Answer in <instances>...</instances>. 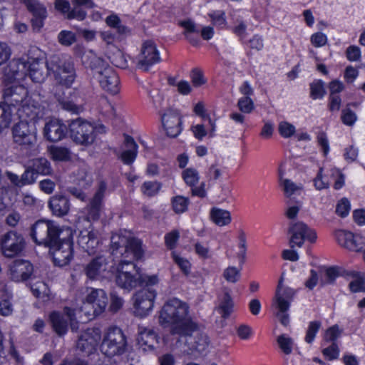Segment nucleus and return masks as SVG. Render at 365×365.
Returning <instances> with one entry per match:
<instances>
[{"mask_svg": "<svg viewBox=\"0 0 365 365\" xmlns=\"http://www.w3.org/2000/svg\"><path fill=\"white\" fill-rule=\"evenodd\" d=\"M58 101L65 110L73 113H78L82 110V107L78 104V96L76 92L69 93V96L60 97Z\"/></svg>", "mask_w": 365, "mask_h": 365, "instance_id": "473e14b6", "label": "nucleus"}, {"mask_svg": "<svg viewBox=\"0 0 365 365\" xmlns=\"http://www.w3.org/2000/svg\"><path fill=\"white\" fill-rule=\"evenodd\" d=\"M311 96L314 99L322 98L324 94L325 91L324 88L323 82L318 81L311 84Z\"/></svg>", "mask_w": 365, "mask_h": 365, "instance_id": "e2e57ef3", "label": "nucleus"}, {"mask_svg": "<svg viewBox=\"0 0 365 365\" xmlns=\"http://www.w3.org/2000/svg\"><path fill=\"white\" fill-rule=\"evenodd\" d=\"M47 70L53 75L55 80L61 85L69 88L75 81L76 72L73 65L68 61H61L53 56L47 64Z\"/></svg>", "mask_w": 365, "mask_h": 365, "instance_id": "9d476101", "label": "nucleus"}, {"mask_svg": "<svg viewBox=\"0 0 365 365\" xmlns=\"http://www.w3.org/2000/svg\"><path fill=\"white\" fill-rule=\"evenodd\" d=\"M54 264L59 267L67 265L73 257V235L58 241L55 247H48Z\"/></svg>", "mask_w": 365, "mask_h": 365, "instance_id": "4468645a", "label": "nucleus"}, {"mask_svg": "<svg viewBox=\"0 0 365 365\" xmlns=\"http://www.w3.org/2000/svg\"><path fill=\"white\" fill-rule=\"evenodd\" d=\"M17 113L21 120L34 122L42 118L46 115V108L39 101V96L34 95L29 97L24 103L19 107Z\"/></svg>", "mask_w": 365, "mask_h": 365, "instance_id": "ddd939ff", "label": "nucleus"}, {"mask_svg": "<svg viewBox=\"0 0 365 365\" xmlns=\"http://www.w3.org/2000/svg\"><path fill=\"white\" fill-rule=\"evenodd\" d=\"M161 120L168 136L177 137L181 132V118L178 113L168 110L161 116Z\"/></svg>", "mask_w": 365, "mask_h": 365, "instance_id": "bb28decb", "label": "nucleus"}, {"mask_svg": "<svg viewBox=\"0 0 365 365\" xmlns=\"http://www.w3.org/2000/svg\"><path fill=\"white\" fill-rule=\"evenodd\" d=\"M180 238V232L176 230H172L165 235V243L169 250H173L176 247L177 242Z\"/></svg>", "mask_w": 365, "mask_h": 365, "instance_id": "052dcab7", "label": "nucleus"}, {"mask_svg": "<svg viewBox=\"0 0 365 365\" xmlns=\"http://www.w3.org/2000/svg\"><path fill=\"white\" fill-rule=\"evenodd\" d=\"M278 132L282 137L289 138L294 135L296 128L294 125L287 121H282L279 123Z\"/></svg>", "mask_w": 365, "mask_h": 365, "instance_id": "5fc2aeb1", "label": "nucleus"}, {"mask_svg": "<svg viewBox=\"0 0 365 365\" xmlns=\"http://www.w3.org/2000/svg\"><path fill=\"white\" fill-rule=\"evenodd\" d=\"M11 122L10 108L4 103L0 104V132L8 128Z\"/></svg>", "mask_w": 365, "mask_h": 365, "instance_id": "c03bdc74", "label": "nucleus"}, {"mask_svg": "<svg viewBox=\"0 0 365 365\" xmlns=\"http://www.w3.org/2000/svg\"><path fill=\"white\" fill-rule=\"evenodd\" d=\"M48 152L51 158L55 161H67L71 158L68 149L63 147L51 146L48 148Z\"/></svg>", "mask_w": 365, "mask_h": 365, "instance_id": "ea45409f", "label": "nucleus"}, {"mask_svg": "<svg viewBox=\"0 0 365 365\" xmlns=\"http://www.w3.org/2000/svg\"><path fill=\"white\" fill-rule=\"evenodd\" d=\"M24 245L23 236L15 231L6 232L0 240L3 255L9 258L18 255L23 250Z\"/></svg>", "mask_w": 365, "mask_h": 365, "instance_id": "dca6fc26", "label": "nucleus"}, {"mask_svg": "<svg viewBox=\"0 0 365 365\" xmlns=\"http://www.w3.org/2000/svg\"><path fill=\"white\" fill-rule=\"evenodd\" d=\"M48 62L44 61L41 51L34 48L29 51L26 58L13 61L11 70L15 78H21L24 75H29L32 81L42 83L45 81L50 71L47 70Z\"/></svg>", "mask_w": 365, "mask_h": 365, "instance_id": "f03ea898", "label": "nucleus"}, {"mask_svg": "<svg viewBox=\"0 0 365 365\" xmlns=\"http://www.w3.org/2000/svg\"><path fill=\"white\" fill-rule=\"evenodd\" d=\"M32 272L33 266L26 260H15L11 264L9 267L10 278L16 282L27 280Z\"/></svg>", "mask_w": 365, "mask_h": 365, "instance_id": "393cba45", "label": "nucleus"}, {"mask_svg": "<svg viewBox=\"0 0 365 365\" xmlns=\"http://www.w3.org/2000/svg\"><path fill=\"white\" fill-rule=\"evenodd\" d=\"M110 248L112 255L120 254L123 257L122 259H140L144 253L140 240L135 238H128L120 234L112 235Z\"/></svg>", "mask_w": 365, "mask_h": 365, "instance_id": "423d86ee", "label": "nucleus"}, {"mask_svg": "<svg viewBox=\"0 0 365 365\" xmlns=\"http://www.w3.org/2000/svg\"><path fill=\"white\" fill-rule=\"evenodd\" d=\"M108 257L99 255L93 258L84 267V272L90 279L107 277L110 273Z\"/></svg>", "mask_w": 365, "mask_h": 365, "instance_id": "a211bd4d", "label": "nucleus"}, {"mask_svg": "<svg viewBox=\"0 0 365 365\" xmlns=\"http://www.w3.org/2000/svg\"><path fill=\"white\" fill-rule=\"evenodd\" d=\"M351 205L349 201L346 199H341L336 205V212L341 217H346L350 211Z\"/></svg>", "mask_w": 365, "mask_h": 365, "instance_id": "69168bd1", "label": "nucleus"}, {"mask_svg": "<svg viewBox=\"0 0 365 365\" xmlns=\"http://www.w3.org/2000/svg\"><path fill=\"white\" fill-rule=\"evenodd\" d=\"M68 132L67 126L58 119H51L43 128L44 137L51 142H58L65 138Z\"/></svg>", "mask_w": 365, "mask_h": 365, "instance_id": "a878e982", "label": "nucleus"}, {"mask_svg": "<svg viewBox=\"0 0 365 365\" xmlns=\"http://www.w3.org/2000/svg\"><path fill=\"white\" fill-rule=\"evenodd\" d=\"M289 233L290 234L289 245L291 248H294L295 246L301 247L305 240L314 242L317 239L315 232L302 222L292 225Z\"/></svg>", "mask_w": 365, "mask_h": 365, "instance_id": "f3484780", "label": "nucleus"}, {"mask_svg": "<svg viewBox=\"0 0 365 365\" xmlns=\"http://www.w3.org/2000/svg\"><path fill=\"white\" fill-rule=\"evenodd\" d=\"M28 90L22 85H14L6 88L4 90V104L10 108L11 106H21L29 98Z\"/></svg>", "mask_w": 365, "mask_h": 365, "instance_id": "412c9836", "label": "nucleus"}, {"mask_svg": "<svg viewBox=\"0 0 365 365\" xmlns=\"http://www.w3.org/2000/svg\"><path fill=\"white\" fill-rule=\"evenodd\" d=\"M72 229L49 220H37L31 227L30 236L38 245L53 247L56 243L72 235Z\"/></svg>", "mask_w": 365, "mask_h": 365, "instance_id": "7ed1b4c3", "label": "nucleus"}, {"mask_svg": "<svg viewBox=\"0 0 365 365\" xmlns=\"http://www.w3.org/2000/svg\"><path fill=\"white\" fill-rule=\"evenodd\" d=\"M158 283V277L155 274L148 275L140 273L139 278V285L145 286V288H149L150 286L155 285Z\"/></svg>", "mask_w": 365, "mask_h": 365, "instance_id": "338daca9", "label": "nucleus"}, {"mask_svg": "<svg viewBox=\"0 0 365 365\" xmlns=\"http://www.w3.org/2000/svg\"><path fill=\"white\" fill-rule=\"evenodd\" d=\"M124 147L125 150L121 153L120 158L124 164L130 165L137 157L138 145L131 136L124 135Z\"/></svg>", "mask_w": 365, "mask_h": 365, "instance_id": "7c9ffc66", "label": "nucleus"}, {"mask_svg": "<svg viewBox=\"0 0 365 365\" xmlns=\"http://www.w3.org/2000/svg\"><path fill=\"white\" fill-rule=\"evenodd\" d=\"M279 348L285 354H290L292 351L293 340L287 335L282 334L277 337Z\"/></svg>", "mask_w": 365, "mask_h": 365, "instance_id": "864d4df0", "label": "nucleus"}, {"mask_svg": "<svg viewBox=\"0 0 365 365\" xmlns=\"http://www.w3.org/2000/svg\"><path fill=\"white\" fill-rule=\"evenodd\" d=\"M189 307L181 300L173 298L168 300L160 312V322L170 326L172 334L189 336L197 330V324L188 317Z\"/></svg>", "mask_w": 365, "mask_h": 365, "instance_id": "f257e3e1", "label": "nucleus"}, {"mask_svg": "<svg viewBox=\"0 0 365 365\" xmlns=\"http://www.w3.org/2000/svg\"><path fill=\"white\" fill-rule=\"evenodd\" d=\"M212 24L217 27L223 28L227 23L225 13L221 10L212 11L208 14Z\"/></svg>", "mask_w": 365, "mask_h": 365, "instance_id": "3c124183", "label": "nucleus"}, {"mask_svg": "<svg viewBox=\"0 0 365 365\" xmlns=\"http://www.w3.org/2000/svg\"><path fill=\"white\" fill-rule=\"evenodd\" d=\"M223 277L228 282L235 283L240 278V270L235 267H228L223 272Z\"/></svg>", "mask_w": 365, "mask_h": 365, "instance_id": "13d9d810", "label": "nucleus"}, {"mask_svg": "<svg viewBox=\"0 0 365 365\" xmlns=\"http://www.w3.org/2000/svg\"><path fill=\"white\" fill-rule=\"evenodd\" d=\"M156 292L152 288H143L133 297V313L143 318L150 314L154 306Z\"/></svg>", "mask_w": 365, "mask_h": 365, "instance_id": "f8f14e48", "label": "nucleus"}, {"mask_svg": "<svg viewBox=\"0 0 365 365\" xmlns=\"http://www.w3.org/2000/svg\"><path fill=\"white\" fill-rule=\"evenodd\" d=\"M137 341L139 347L143 351L153 350L158 343L155 333L145 328H140Z\"/></svg>", "mask_w": 365, "mask_h": 365, "instance_id": "2f4dec72", "label": "nucleus"}, {"mask_svg": "<svg viewBox=\"0 0 365 365\" xmlns=\"http://www.w3.org/2000/svg\"><path fill=\"white\" fill-rule=\"evenodd\" d=\"M48 207L53 215L57 217L64 216L68 214L70 209L69 200L63 195H53L49 200Z\"/></svg>", "mask_w": 365, "mask_h": 365, "instance_id": "c756f323", "label": "nucleus"}, {"mask_svg": "<svg viewBox=\"0 0 365 365\" xmlns=\"http://www.w3.org/2000/svg\"><path fill=\"white\" fill-rule=\"evenodd\" d=\"M240 92L245 96L238 101L237 106L241 112L244 113H250L251 112V98L249 95L251 91L250 84L247 81L240 88Z\"/></svg>", "mask_w": 365, "mask_h": 365, "instance_id": "c9c22d12", "label": "nucleus"}, {"mask_svg": "<svg viewBox=\"0 0 365 365\" xmlns=\"http://www.w3.org/2000/svg\"><path fill=\"white\" fill-rule=\"evenodd\" d=\"M329 175H323V168H320L319 170L314 179V185L317 190H321L323 189H327L329 187Z\"/></svg>", "mask_w": 365, "mask_h": 365, "instance_id": "09e8293b", "label": "nucleus"}, {"mask_svg": "<svg viewBox=\"0 0 365 365\" xmlns=\"http://www.w3.org/2000/svg\"><path fill=\"white\" fill-rule=\"evenodd\" d=\"M341 334V331L339 329L337 325H334L329 327L325 332L324 339L327 341L334 342Z\"/></svg>", "mask_w": 365, "mask_h": 365, "instance_id": "774afa93", "label": "nucleus"}, {"mask_svg": "<svg viewBox=\"0 0 365 365\" xmlns=\"http://www.w3.org/2000/svg\"><path fill=\"white\" fill-rule=\"evenodd\" d=\"M127 341L118 327H110L104 333L101 344V352L108 357L122 355L126 351Z\"/></svg>", "mask_w": 365, "mask_h": 365, "instance_id": "1a4fd4ad", "label": "nucleus"}, {"mask_svg": "<svg viewBox=\"0 0 365 365\" xmlns=\"http://www.w3.org/2000/svg\"><path fill=\"white\" fill-rule=\"evenodd\" d=\"M192 333L189 336H183L187 338L186 343L191 346V350H195L198 352H202L205 350L208 345V337L203 334L197 333L196 336L193 338Z\"/></svg>", "mask_w": 365, "mask_h": 365, "instance_id": "f704fd0d", "label": "nucleus"}, {"mask_svg": "<svg viewBox=\"0 0 365 365\" xmlns=\"http://www.w3.org/2000/svg\"><path fill=\"white\" fill-rule=\"evenodd\" d=\"M283 274L279 281L274 298L272 301V308L274 314L279 319L282 324L287 326L289 322L287 311L289 309L290 302L292 300L295 292L293 289L283 286Z\"/></svg>", "mask_w": 365, "mask_h": 365, "instance_id": "6e6552de", "label": "nucleus"}, {"mask_svg": "<svg viewBox=\"0 0 365 365\" xmlns=\"http://www.w3.org/2000/svg\"><path fill=\"white\" fill-rule=\"evenodd\" d=\"M173 258L174 262L178 265L182 272L185 274L187 275L190 273L191 267L190 262L187 259L179 256L175 252H173Z\"/></svg>", "mask_w": 365, "mask_h": 365, "instance_id": "680f3d73", "label": "nucleus"}, {"mask_svg": "<svg viewBox=\"0 0 365 365\" xmlns=\"http://www.w3.org/2000/svg\"><path fill=\"white\" fill-rule=\"evenodd\" d=\"M101 338L98 328L87 329L78 337L77 348L85 355L93 354Z\"/></svg>", "mask_w": 365, "mask_h": 365, "instance_id": "6ab92c4d", "label": "nucleus"}, {"mask_svg": "<svg viewBox=\"0 0 365 365\" xmlns=\"http://www.w3.org/2000/svg\"><path fill=\"white\" fill-rule=\"evenodd\" d=\"M162 187L161 183L157 181H145L140 187L142 193L149 197L156 195Z\"/></svg>", "mask_w": 365, "mask_h": 365, "instance_id": "37998d69", "label": "nucleus"}, {"mask_svg": "<svg viewBox=\"0 0 365 365\" xmlns=\"http://www.w3.org/2000/svg\"><path fill=\"white\" fill-rule=\"evenodd\" d=\"M135 259H121L113 268L116 284L127 291L138 287L140 269L133 262Z\"/></svg>", "mask_w": 365, "mask_h": 365, "instance_id": "39448f33", "label": "nucleus"}, {"mask_svg": "<svg viewBox=\"0 0 365 365\" xmlns=\"http://www.w3.org/2000/svg\"><path fill=\"white\" fill-rule=\"evenodd\" d=\"M37 179V175L33 170L30 165L25 169L23 174L21 175V180L22 186L32 185Z\"/></svg>", "mask_w": 365, "mask_h": 365, "instance_id": "6e6d98bb", "label": "nucleus"}, {"mask_svg": "<svg viewBox=\"0 0 365 365\" xmlns=\"http://www.w3.org/2000/svg\"><path fill=\"white\" fill-rule=\"evenodd\" d=\"M28 11L31 13V25L34 31H39L44 25L47 17L46 8L38 0H21Z\"/></svg>", "mask_w": 365, "mask_h": 365, "instance_id": "aec40b11", "label": "nucleus"}, {"mask_svg": "<svg viewBox=\"0 0 365 365\" xmlns=\"http://www.w3.org/2000/svg\"><path fill=\"white\" fill-rule=\"evenodd\" d=\"M71 138L77 144L82 145H92L98 134L106 133V128L103 124H93L81 118L73 120L68 124Z\"/></svg>", "mask_w": 365, "mask_h": 365, "instance_id": "20e7f679", "label": "nucleus"}, {"mask_svg": "<svg viewBox=\"0 0 365 365\" xmlns=\"http://www.w3.org/2000/svg\"><path fill=\"white\" fill-rule=\"evenodd\" d=\"M335 237L341 246L351 251L358 252L361 250L365 244L364 237L344 230L336 231Z\"/></svg>", "mask_w": 365, "mask_h": 365, "instance_id": "b1692460", "label": "nucleus"}, {"mask_svg": "<svg viewBox=\"0 0 365 365\" xmlns=\"http://www.w3.org/2000/svg\"><path fill=\"white\" fill-rule=\"evenodd\" d=\"M329 175L330 178L334 180V189L339 190L343 187L344 184V177L339 169L335 168H331L329 170Z\"/></svg>", "mask_w": 365, "mask_h": 365, "instance_id": "4d7b16f0", "label": "nucleus"}, {"mask_svg": "<svg viewBox=\"0 0 365 365\" xmlns=\"http://www.w3.org/2000/svg\"><path fill=\"white\" fill-rule=\"evenodd\" d=\"M98 81L101 88L112 95L120 91V80L117 73L110 67H106L99 71Z\"/></svg>", "mask_w": 365, "mask_h": 365, "instance_id": "5701e85b", "label": "nucleus"}, {"mask_svg": "<svg viewBox=\"0 0 365 365\" xmlns=\"http://www.w3.org/2000/svg\"><path fill=\"white\" fill-rule=\"evenodd\" d=\"M30 166L36 175H51L53 173V169L50 162L44 158H38L32 160Z\"/></svg>", "mask_w": 365, "mask_h": 365, "instance_id": "72a5a7b5", "label": "nucleus"}, {"mask_svg": "<svg viewBox=\"0 0 365 365\" xmlns=\"http://www.w3.org/2000/svg\"><path fill=\"white\" fill-rule=\"evenodd\" d=\"M77 242L85 252L92 254L98 245V233L90 226L88 229L80 231Z\"/></svg>", "mask_w": 365, "mask_h": 365, "instance_id": "cd10ccee", "label": "nucleus"}, {"mask_svg": "<svg viewBox=\"0 0 365 365\" xmlns=\"http://www.w3.org/2000/svg\"><path fill=\"white\" fill-rule=\"evenodd\" d=\"M173 211L177 214H181L187 211L190 204V200L182 195L173 197L171 200Z\"/></svg>", "mask_w": 365, "mask_h": 365, "instance_id": "79ce46f5", "label": "nucleus"}, {"mask_svg": "<svg viewBox=\"0 0 365 365\" xmlns=\"http://www.w3.org/2000/svg\"><path fill=\"white\" fill-rule=\"evenodd\" d=\"M107 189V184L104 180L98 182V189L86 207L87 218L90 220H98L103 207V200Z\"/></svg>", "mask_w": 365, "mask_h": 365, "instance_id": "4be33fe9", "label": "nucleus"}, {"mask_svg": "<svg viewBox=\"0 0 365 365\" xmlns=\"http://www.w3.org/2000/svg\"><path fill=\"white\" fill-rule=\"evenodd\" d=\"M182 178L185 183L190 186H195L199 181V174L195 169L187 168L182 172Z\"/></svg>", "mask_w": 365, "mask_h": 365, "instance_id": "603ef678", "label": "nucleus"}, {"mask_svg": "<svg viewBox=\"0 0 365 365\" xmlns=\"http://www.w3.org/2000/svg\"><path fill=\"white\" fill-rule=\"evenodd\" d=\"M37 130L34 122L19 120L12 128V138L21 150H25L28 155L34 148L37 141Z\"/></svg>", "mask_w": 365, "mask_h": 365, "instance_id": "0eeeda50", "label": "nucleus"}, {"mask_svg": "<svg viewBox=\"0 0 365 365\" xmlns=\"http://www.w3.org/2000/svg\"><path fill=\"white\" fill-rule=\"evenodd\" d=\"M179 25L185 29L184 34L185 37L192 45H197L198 43V38H192L191 36L192 33H199V30L197 29L195 24L190 19L180 21Z\"/></svg>", "mask_w": 365, "mask_h": 365, "instance_id": "a19ab883", "label": "nucleus"}, {"mask_svg": "<svg viewBox=\"0 0 365 365\" xmlns=\"http://www.w3.org/2000/svg\"><path fill=\"white\" fill-rule=\"evenodd\" d=\"M106 23L108 26L115 29L120 35H127L130 32L128 27L121 24V20L116 14H111L107 16Z\"/></svg>", "mask_w": 365, "mask_h": 365, "instance_id": "4c0bfd02", "label": "nucleus"}, {"mask_svg": "<svg viewBox=\"0 0 365 365\" xmlns=\"http://www.w3.org/2000/svg\"><path fill=\"white\" fill-rule=\"evenodd\" d=\"M161 61L160 53L155 43L152 41H145L141 46L140 53L134 58L138 69L148 71L150 68Z\"/></svg>", "mask_w": 365, "mask_h": 365, "instance_id": "9b49d317", "label": "nucleus"}, {"mask_svg": "<svg viewBox=\"0 0 365 365\" xmlns=\"http://www.w3.org/2000/svg\"><path fill=\"white\" fill-rule=\"evenodd\" d=\"M211 217L213 222L219 226L226 225L231 221L230 213L227 210L218 208L212 210Z\"/></svg>", "mask_w": 365, "mask_h": 365, "instance_id": "58836bf2", "label": "nucleus"}, {"mask_svg": "<svg viewBox=\"0 0 365 365\" xmlns=\"http://www.w3.org/2000/svg\"><path fill=\"white\" fill-rule=\"evenodd\" d=\"M75 320V311L69 307H65L63 312L53 311L49 314V321L53 329L59 336H62L66 334L68 321L71 322V329H75L73 324Z\"/></svg>", "mask_w": 365, "mask_h": 365, "instance_id": "2eb2a0df", "label": "nucleus"}, {"mask_svg": "<svg viewBox=\"0 0 365 365\" xmlns=\"http://www.w3.org/2000/svg\"><path fill=\"white\" fill-rule=\"evenodd\" d=\"M86 302L92 306L93 314L98 315L105 310L108 304V297L103 289H93L87 295Z\"/></svg>", "mask_w": 365, "mask_h": 365, "instance_id": "c85d7f7f", "label": "nucleus"}, {"mask_svg": "<svg viewBox=\"0 0 365 365\" xmlns=\"http://www.w3.org/2000/svg\"><path fill=\"white\" fill-rule=\"evenodd\" d=\"M351 105L357 106L356 103H351ZM350 106V103L346 105V107L342 110L341 116L342 122L349 126L353 125L357 120L356 113L349 108Z\"/></svg>", "mask_w": 365, "mask_h": 365, "instance_id": "49530a36", "label": "nucleus"}, {"mask_svg": "<svg viewBox=\"0 0 365 365\" xmlns=\"http://www.w3.org/2000/svg\"><path fill=\"white\" fill-rule=\"evenodd\" d=\"M98 106L100 111L108 117H115V110L113 106L105 96H101L98 100Z\"/></svg>", "mask_w": 365, "mask_h": 365, "instance_id": "de8ad7c7", "label": "nucleus"}, {"mask_svg": "<svg viewBox=\"0 0 365 365\" xmlns=\"http://www.w3.org/2000/svg\"><path fill=\"white\" fill-rule=\"evenodd\" d=\"M74 7L72 9H69L68 11L66 13V18L68 19H78L79 21L83 20L86 16V12L80 8V6H73Z\"/></svg>", "mask_w": 365, "mask_h": 365, "instance_id": "0e129e2a", "label": "nucleus"}, {"mask_svg": "<svg viewBox=\"0 0 365 365\" xmlns=\"http://www.w3.org/2000/svg\"><path fill=\"white\" fill-rule=\"evenodd\" d=\"M58 41L62 46H70L76 41V36L73 31L63 30L58 34Z\"/></svg>", "mask_w": 365, "mask_h": 365, "instance_id": "8fccbe9b", "label": "nucleus"}, {"mask_svg": "<svg viewBox=\"0 0 365 365\" xmlns=\"http://www.w3.org/2000/svg\"><path fill=\"white\" fill-rule=\"evenodd\" d=\"M220 304L217 308V312L222 318H228L233 312L234 303L230 295L226 292L219 299Z\"/></svg>", "mask_w": 365, "mask_h": 365, "instance_id": "e433bc0d", "label": "nucleus"}, {"mask_svg": "<svg viewBox=\"0 0 365 365\" xmlns=\"http://www.w3.org/2000/svg\"><path fill=\"white\" fill-rule=\"evenodd\" d=\"M281 185L283 187V190L286 197L290 198L292 195L298 193L302 187L299 185L295 184L292 181L288 179H282L280 178Z\"/></svg>", "mask_w": 365, "mask_h": 365, "instance_id": "a18cd8bd", "label": "nucleus"}, {"mask_svg": "<svg viewBox=\"0 0 365 365\" xmlns=\"http://www.w3.org/2000/svg\"><path fill=\"white\" fill-rule=\"evenodd\" d=\"M321 327V322L318 321L311 322L309 324L307 334L305 336V341L310 344L312 343L314 337Z\"/></svg>", "mask_w": 365, "mask_h": 365, "instance_id": "bf43d9fd", "label": "nucleus"}]
</instances>
